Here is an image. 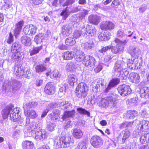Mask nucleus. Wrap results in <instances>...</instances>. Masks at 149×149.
I'll list each match as a JSON object with an SVG mask.
<instances>
[{"instance_id": "obj_1", "label": "nucleus", "mask_w": 149, "mask_h": 149, "mask_svg": "<svg viewBox=\"0 0 149 149\" xmlns=\"http://www.w3.org/2000/svg\"><path fill=\"white\" fill-rule=\"evenodd\" d=\"M89 91V88L84 82L79 83L74 91L76 96L79 98L82 99L85 98L87 95Z\"/></svg>"}, {"instance_id": "obj_2", "label": "nucleus", "mask_w": 149, "mask_h": 149, "mask_svg": "<svg viewBox=\"0 0 149 149\" xmlns=\"http://www.w3.org/2000/svg\"><path fill=\"white\" fill-rule=\"evenodd\" d=\"M114 42L116 44L115 46L110 45L111 52L115 54H117L123 52L124 49L125 45L127 42V40H125L123 41L118 38H116Z\"/></svg>"}, {"instance_id": "obj_3", "label": "nucleus", "mask_w": 149, "mask_h": 149, "mask_svg": "<svg viewBox=\"0 0 149 149\" xmlns=\"http://www.w3.org/2000/svg\"><path fill=\"white\" fill-rule=\"evenodd\" d=\"M121 64V62L117 61L115 63L113 68L114 72L118 73L119 76L124 79L127 77L128 72L127 71H125V72L123 71Z\"/></svg>"}, {"instance_id": "obj_4", "label": "nucleus", "mask_w": 149, "mask_h": 149, "mask_svg": "<svg viewBox=\"0 0 149 149\" xmlns=\"http://www.w3.org/2000/svg\"><path fill=\"white\" fill-rule=\"evenodd\" d=\"M90 142L91 145L95 148L100 147L103 143L102 138L97 135L93 136L90 139Z\"/></svg>"}, {"instance_id": "obj_5", "label": "nucleus", "mask_w": 149, "mask_h": 149, "mask_svg": "<svg viewBox=\"0 0 149 149\" xmlns=\"http://www.w3.org/2000/svg\"><path fill=\"white\" fill-rule=\"evenodd\" d=\"M72 142L70 137L63 136L60 138L59 141L57 142V145L59 148H66Z\"/></svg>"}, {"instance_id": "obj_6", "label": "nucleus", "mask_w": 149, "mask_h": 149, "mask_svg": "<svg viewBox=\"0 0 149 149\" xmlns=\"http://www.w3.org/2000/svg\"><path fill=\"white\" fill-rule=\"evenodd\" d=\"M56 91V86L54 82H50L47 83L45 87L44 92L47 95H52Z\"/></svg>"}, {"instance_id": "obj_7", "label": "nucleus", "mask_w": 149, "mask_h": 149, "mask_svg": "<svg viewBox=\"0 0 149 149\" xmlns=\"http://www.w3.org/2000/svg\"><path fill=\"white\" fill-rule=\"evenodd\" d=\"M37 29L36 26L32 24H29L26 25L24 28L23 32L25 35L33 36L36 34Z\"/></svg>"}, {"instance_id": "obj_8", "label": "nucleus", "mask_w": 149, "mask_h": 149, "mask_svg": "<svg viewBox=\"0 0 149 149\" xmlns=\"http://www.w3.org/2000/svg\"><path fill=\"white\" fill-rule=\"evenodd\" d=\"M118 90L119 93L121 95L123 96L130 94L132 91L130 86L125 84L119 86L118 87Z\"/></svg>"}, {"instance_id": "obj_9", "label": "nucleus", "mask_w": 149, "mask_h": 149, "mask_svg": "<svg viewBox=\"0 0 149 149\" xmlns=\"http://www.w3.org/2000/svg\"><path fill=\"white\" fill-rule=\"evenodd\" d=\"M95 58L91 56H87L85 57V58L83 61V63L87 67H93L96 63Z\"/></svg>"}, {"instance_id": "obj_10", "label": "nucleus", "mask_w": 149, "mask_h": 149, "mask_svg": "<svg viewBox=\"0 0 149 149\" xmlns=\"http://www.w3.org/2000/svg\"><path fill=\"white\" fill-rule=\"evenodd\" d=\"M19 110L17 108H12V110L10 114V118L14 122H18L21 119V116L19 115Z\"/></svg>"}, {"instance_id": "obj_11", "label": "nucleus", "mask_w": 149, "mask_h": 149, "mask_svg": "<svg viewBox=\"0 0 149 149\" xmlns=\"http://www.w3.org/2000/svg\"><path fill=\"white\" fill-rule=\"evenodd\" d=\"M137 127L140 131L147 132L149 131V124L148 122L146 121H141L137 125Z\"/></svg>"}, {"instance_id": "obj_12", "label": "nucleus", "mask_w": 149, "mask_h": 149, "mask_svg": "<svg viewBox=\"0 0 149 149\" xmlns=\"http://www.w3.org/2000/svg\"><path fill=\"white\" fill-rule=\"evenodd\" d=\"M115 25L113 22L109 21H106L102 22L100 25L102 30H111L114 29Z\"/></svg>"}, {"instance_id": "obj_13", "label": "nucleus", "mask_w": 149, "mask_h": 149, "mask_svg": "<svg viewBox=\"0 0 149 149\" xmlns=\"http://www.w3.org/2000/svg\"><path fill=\"white\" fill-rule=\"evenodd\" d=\"M120 82V79L118 78H112L111 80L107 86V88L105 90V92L107 93L111 88L119 84Z\"/></svg>"}, {"instance_id": "obj_14", "label": "nucleus", "mask_w": 149, "mask_h": 149, "mask_svg": "<svg viewBox=\"0 0 149 149\" xmlns=\"http://www.w3.org/2000/svg\"><path fill=\"white\" fill-rule=\"evenodd\" d=\"M139 94L140 97L145 99L149 98V87L144 86L141 87L139 90Z\"/></svg>"}, {"instance_id": "obj_15", "label": "nucleus", "mask_w": 149, "mask_h": 149, "mask_svg": "<svg viewBox=\"0 0 149 149\" xmlns=\"http://www.w3.org/2000/svg\"><path fill=\"white\" fill-rule=\"evenodd\" d=\"M49 118L50 120V122L53 124L58 121L60 118L58 112L57 110H55L49 114Z\"/></svg>"}, {"instance_id": "obj_16", "label": "nucleus", "mask_w": 149, "mask_h": 149, "mask_svg": "<svg viewBox=\"0 0 149 149\" xmlns=\"http://www.w3.org/2000/svg\"><path fill=\"white\" fill-rule=\"evenodd\" d=\"M74 57L75 61L77 63H79L83 61L85 57L84 53L82 51L78 50L75 51Z\"/></svg>"}, {"instance_id": "obj_17", "label": "nucleus", "mask_w": 149, "mask_h": 149, "mask_svg": "<svg viewBox=\"0 0 149 149\" xmlns=\"http://www.w3.org/2000/svg\"><path fill=\"white\" fill-rule=\"evenodd\" d=\"M75 51V50L66 51L62 54V57L64 60H71L74 57Z\"/></svg>"}, {"instance_id": "obj_18", "label": "nucleus", "mask_w": 149, "mask_h": 149, "mask_svg": "<svg viewBox=\"0 0 149 149\" xmlns=\"http://www.w3.org/2000/svg\"><path fill=\"white\" fill-rule=\"evenodd\" d=\"M86 29L89 37L94 36L96 35L97 30L95 26L88 24L87 25Z\"/></svg>"}, {"instance_id": "obj_19", "label": "nucleus", "mask_w": 149, "mask_h": 149, "mask_svg": "<svg viewBox=\"0 0 149 149\" xmlns=\"http://www.w3.org/2000/svg\"><path fill=\"white\" fill-rule=\"evenodd\" d=\"M24 24L23 20H22L18 22L15 24V27L14 30V34L17 35L19 34Z\"/></svg>"}, {"instance_id": "obj_20", "label": "nucleus", "mask_w": 149, "mask_h": 149, "mask_svg": "<svg viewBox=\"0 0 149 149\" xmlns=\"http://www.w3.org/2000/svg\"><path fill=\"white\" fill-rule=\"evenodd\" d=\"M140 78V76L138 74L132 72L130 74L129 79L132 83H137L139 82Z\"/></svg>"}, {"instance_id": "obj_21", "label": "nucleus", "mask_w": 149, "mask_h": 149, "mask_svg": "<svg viewBox=\"0 0 149 149\" xmlns=\"http://www.w3.org/2000/svg\"><path fill=\"white\" fill-rule=\"evenodd\" d=\"M12 110V107L9 106H7L3 109L1 112L3 118V119L7 118L8 115L10 114Z\"/></svg>"}, {"instance_id": "obj_22", "label": "nucleus", "mask_w": 149, "mask_h": 149, "mask_svg": "<svg viewBox=\"0 0 149 149\" xmlns=\"http://www.w3.org/2000/svg\"><path fill=\"white\" fill-rule=\"evenodd\" d=\"M45 132L39 130L35 133V139L37 141L43 140L46 136Z\"/></svg>"}, {"instance_id": "obj_23", "label": "nucleus", "mask_w": 149, "mask_h": 149, "mask_svg": "<svg viewBox=\"0 0 149 149\" xmlns=\"http://www.w3.org/2000/svg\"><path fill=\"white\" fill-rule=\"evenodd\" d=\"M34 144L31 141L25 140L23 141L22 143V147L23 149H32Z\"/></svg>"}, {"instance_id": "obj_24", "label": "nucleus", "mask_w": 149, "mask_h": 149, "mask_svg": "<svg viewBox=\"0 0 149 149\" xmlns=\"http://www.w3.org/2000/svg\"><path fill=\"white\" fill-rule=\"evenodd\" d=\"M46 65L44 63H40L37 65L35 67L36 72L37 73H41L47 70Z\"/></svg>"}, {"instance_id": "obj_25", "label": "nucleus", "mask_w": 149, "mask_h": 149, "mask_svg": "<svg viewBox=\"0 0 149 149\" xmlns=\"http://www.w3.org/2000/svg\"><path fill=\"white\" fill-rule=\"evenodd\" d=\"M83 134L82 131L81 130L77 128L74 129L72 132L73 136L77 139H79L81 138Z\"/></svg>"}, {"instance_id": "obj_26", "label": "nucleus", "mask_w": 149, "mask_h": 149, "mask_svg": "<svg viewBox=\"0 0 149 149\" xmlns=\"http://www.w3.org/2000/svg\"><path fill=\"white\" fill-rule=\"evenodd\" d=\"M59 72L58 70H55L52 71H49L46 73L47 76H49L52 79L57 78L59 77Z\"/></svg>"}, {"instance_id": "obj_27", "label": "nucleus", "mask_w": 149, "mask_h": 149, "mask_svg": "<svg viewBox=\"0 0 149 149\" xmlns=\"http://www.w3.org/2000/svg\"><path fill=\"white\" fill-rule=\"evenodd\" d=\"M24 114L26 116L32 119L35 118L38 116L36 111L34 110L25 111Z\"/></svg>"}, {"instance_id": "obj_28", "label": "nucleus", "mask_w": 149, "mask_h": 149, "mask_svg": "<svg viewBox=\"0 0 149 149\" xmlns=\"http://www.w3.org/2000/svg\"><path fill=\"white\" fill-rule=\"evenodd\" d=\"M88 20L90 23L95 25H97L100 22L98 17L96 15H90L88 17Z\"/></svg>"}, {"instance_id": "obj_29", "label": "nucleus", "mask_w": 149, "mask_h": 149, "mask_svg": "<svg viewBox=\"0 0 149 149\" xmlns=\"http://www.w3.org/2000/svg\"><path fill=\"white\" fill-rule=\"evenodd\" d=\"M75 111L74 109L70 111H65L64 113L62 118L63 120H64L67 118L72 117L75 115Z\"/></svg>"}, {"instance_id": "obj_30", "label": "nucleus", "mask_w": 149, "mask_h": 149, "mask_svg": "<svg viewBox=\"0 0 149 149\" xmlns=\"http://www.w3.org/2000/svg\"><path fill=\"white\" fill-rule=\"evenodd\" d=\"M43 45H41L39 46L34 47L30 51V55L32 56L38 53L42 49Z\"/></svg>"}, {"instance_id": "obj_31", "label": "nucleus", "mask_w": 149, "mask_h": 149, "mask_svg": "<svg viewBox=\"0 0 149 149\" xmlns=\"http://www.w3.org/2000/svg\"><path fill=\"white\" fill-rule=\"evenodd\" d=\"M13 54L11 56V59L14 61H18L20 60L22 55L21 53L19 51L12 52Z\"/></svg>"}, {"instance_id": "obj_32", "label": "nucleus", "mask_w": 149, "mask_h": 149, "mask_svg": "<svg viewBox=\"0 0 149 149\" xmlns=\"http://www.w3.org/2000/svg\"><path fill=\"white\" fill-rule=\"evenodd\" d=\"M22 43L26 46L29 45L31 44V39L29 37L26 36H23L21 38Z\"/></svg>"}, {"instance_id": "obj_33", "label": "nucleus", "mask_w": 149, "mask_h": 149, "mask_svg": "<svg viewBox=\"0 0 149 149\" xmlns=\"http://www.w3.org/2000/svg\"><path fill=\"white\" fill-rule=\"evenodd\" d=\"M138 115V112L135 110H130L127 112V116L130 119H134Z\"/></svg>"}, {"instance_id": "obj_34", "label": "nucleus", "mask_w": 149, "mask_h": 149, "mask_svg": "<svg viewBox=\"0 0 149 149\" xmlns=\"http://www.w3.org/2000/svg\"><path fill=\"white\" fill-rule=\"evenodd\" d=\"M65 44L68 46H72L76 42L74 38L70 37L67 38L65 39Z\"/></svg>"}, {"instance_id": "obj_35", "label": "nucleus", "mask_w": 149, "mask_h": 149, "mask_svg": "<svg viewBox=\"0 0 149 149\" xmlns=\"http://www.w3.org/2000/svg\"><path fill=\"white\" fill-rule=\"evenodd\" d=\"M76 76L74 74L69 75L68 77V83L71 86H73L75 82Z\"/></svg>"}, {"instance_id": "obj_36", "label": "nucleus", "mask_w": 149, "mask_h": 149, "mask_svg": "<svg viewBox=\"0 0 149 149\" xmlns=\"http://www.w3.org/2000/svg\"><path fill=\"white\" fill-rule=\"evenodd\" d=\"M25 72L23 69H22L20 67H19L18 68L17 70L16 71L15 74L16 76L20 77L25 75Z\"/></svg>"}, {"instance_id": "obj_37", "label": "nucleus", "mask_w": 149, "mask_h": 149, "mask_svg": "<svg viewBox=\"0 0 149 149\" xmlns=\"http://www.w3.org/2000/svg\"><path fill=\"white\" fill-rule=\"evenodd\" d=\"M77 111L78 113L80 114L86 115L88 116H90V112L86 110L85 109L81 107L78 108L77 109Z\"/></svg>"}, {"instance_id": "obj_38", "label": "nucleus", "mask_w": 149, "mask_h": 149, "mask_svg": "<svg viewBox=\"0 0 149 149\" xmlns=\"http://www.w3.org/2000/svg\"><path fill=\"white\" fill-rule=\"evenodd\" d=\"M21 47V45L18 42H15L12 46L11 51L12 52L18 51L17 50Z\"/></svg>"}, {"instance_id": "obj_39", "label": "nucleus", "mask_w": 149, "mask_h": 149, "mask_svg": "<svg viewBox=\"0 0 149 149\" xmlns=\"http://www.w3.org/2000/svg\"><path fill=\"white\" fill-rule=\"evenodd\" d=\"M75 67L74 63L72 61L68 63L66 66V69L68 71L73 70V69L75 68Z\"/></svg>"}, {"instance_id": "obj_40", "label": "nucleus", "mask_w": 149, "mask_h": 149, "mask_svg": "<svg viewBox=\"0 0 149 149\" xmlns=\"http://www.w3.org/2000/svg\"><path fill=\"white\" fill-rule=\"evenodd\" d=\"M42 36V35L40 33L36 35L35 36L34 39V41L36 44H38L42 42V40L41 38V37Z\"/></svg>"}, {"instance_id": "obj_41", "label": "nucleus", "mask_w": 149, "mask_h": 149, "mask_svg": "<svg viewBox=\"0 0 149 149\" xmlns=\"http://www.w3.org/2000/svg\"><path fill=\"white\" fill-rule=\"evenodd\" d=\"M67 7L62 10L60 14L62 17V19L64 20H66L69 15L68 12L67 11Z\"/></svg>"}, {"instance_id": "obj_42", "label": "nucleus", "mask_w": 149, "mask_h": 149, "mask_svg": "<svg viewBox=\"0 0 149 149\" xmlns=\"http://www.w3.org/2000/svg\"><path fill=\"white\" fill-rule=\"evenodd\" d=\"M98 38L100 41H106L107 39V37L102 32L100 33L98 36Z\"/></svg>"}, {"instance_id": "obj_43", "label": "nucleus", "mask_w": 149, "mask_h": 149, "mask_svg": "<svg viewBox=\"0 0 149 149\" xmlns=\"http://www.w3.org/2000/svg\"><path fill=\"white\" fill-rule=\"evenodd\" d=\"M120 3L119 0H113L112 2L111 6V7L117 8L120 5Z\"/></svg>"}, {"instance_id": "obj_44", "label": "nucleus", "mask_w": 149, "mask_h": 149, "mask_svg": "<svg viewBox=\"0 0 149 149\" xmlns=\"http://www.w3.org/2000/svg\"><path fill=\"white\" fill-rule=\"evenodd\" d=\"M111 47L110 45H108L105 47H103L102 48L99 50V52L101 54H104V53L107 52L108 49H110Z\"/></svg>"}, {"instance_id": "obj_45", "label": "nucleus", "mask_w": 149, "mask_h": 149, "mask_svg": "<svg viewBox=\"0 0 149 149\" xmlns=\"http://www.w3.org/2000/svg\"><path fill=\"white\" fill-rule=\"evenodd\" d=\"M69 29L66 27H64L62 28L61 30V33L63 36H68L69 35Z\"/></svg>"}, {"instance_id": "obj_46", "label": "nucleus", "mask_w": 149, "mask_h": 149, "mask_svg": "<svg viewBox=\"0 0 149 149\" xmlns=\"http://www.w3.org/2000/svg\"><path fill=\"white\" fill-rule=\"evenodd\" d=\"M130 134L129 133L127 132H125L123 136L122 139L121 143L124 144L126 141V140L128 138Z\"/></svg>"}, {"instance_id": "obj_47", "label": "nucleus", "mask_w": 149, "mask_h": 149, "mask_svg": "<svg viewBox=\"0 0 149 149\" xmlns=\"http://www.w3.org/2000/svg\"><path fill=\"white\" fill-rule=\"evenodd\" d=\"M14 38L13 35L10 32L9 33V36L7 39V42L8 44H11L13 42Z\"/></svg>"}, {"instance_id": "obj_48", "label": "nucleus", "mask_w": 149, "mask_h": 149, "mask_svg": "<svg viewBox=\"0 0 149 149\" xmlns=\"http://www.w3.org/2000/svg\"><path fill=\"white\" fill-rule=\"evenodd\" d=\"M81 35V33L79 30H76L73 33V38L76 39L80 37Z\"/></svg>"}, {"instance_id": "obj_49", "label": "nucleus", "mask_w": 149, "mask_h": 149, "mask_svg": "<svg viewBox=\"0 0 149 149\" xmlns=\"http://www.w3.org/2000/svg\"><path fill=\"white\" fill-rule=\"evenodd\" d=\"M102 66L101 65L98 64L96 65V67L94 68V71L95 73H98L102 70Z\"/></svg>"}, {"instance_id": "obj_50", "label": "nucleus", "mask_w": 149, "mask_h": 149, "mask_svg": "<svg viewBox=\"0 0 149 149\" xmlns=\"http://www.w3.org/2000/svg\"><path fill=\"white\" fill-rule=\"evenodd\" d=\"M75 1V0H67L65 3L63 5V6H64L72 4L74 3Z\"/></svg>"}, {"instance_id": "obj_51", "label": "nucleus", "mask_w": 149, "mask_h": 149, "mask_svg": "<svg viewBox=\"0 0 149 149\" xmlns=\"http://www.w3.org/2000/svg\"><path fill=\"white\" fill-rule=\"evenodd\" d=\"M32 3L35 5H39L42 2V0H32Z\"/></svg>"}, {"instance_id": "obj_52", "label": "nucleus", "mask_w": 149, "mask_h": 149, "mask_svg": "<svg viewBox=\"0 0 149 149\" xmlns=\"http://www.w3.org/2000/svg\"><path fill=\"white\" fill-rule=\"evenodd\" d=\"M88 14V11L87 10H83V11L81 13V17H85L86 15Z\"/></svg>"}, {"instance_id": "obj_53", "label": "nucleus", "mask_w": 149, "mask_h": 149, "mask_svg": "<svg viewBox=\"0 0 149 149\" xmlns=\"http://www.w3.org/2000/svg\"><path fill=\"white\" fill-rule=\"evenodd\" d=\"M58 47L60 50H63L67 49V47L66 45L63 44L59 45Z\"/></svg>"}, {"instance_id": "obj_54", "label": "nucleus", "mask_w": 149, "mask_h": 149, "mask_svg": "<svg viewBox=\"0 0 149 149\" xmlns=\"http://www.w3.org/2000/svg\"><path fill=\"white\" fill-rule=\"evenodd\" d=\"M124 32L121 30H119L118 31L117 36L118 37H122L123 35Z\"/></svg>"}, {"instance_id": "obj_55", "label": "nucleus", "mask_w": 149, "mask_h": 149, "mask_svg": "<svg viewBox=\"0 0 149 149\" xmlns=\"http://www.w3.org/2000/svg\"><path fill=\"white\" fill-rule=\"evenodd\" d=\"M49 111V110L48 109H46V110H44L41 115V117H44L46 116Z\"/></svg>"}, {"instance_id": "obj_56", "label": "nucleus", "mask_w": 149, "mask_h": 149, "mask_svg": "<svg viewBox=\"0 0 149 149\" xmlns=\"http://www.w3.org/2000/svg\"><path fill=\"white\" fill-rule=\"evenodd\" d=\"M43 81L41 80H37L36 81V84L37 86H39L42 85Z\"/></svg>"}, {"instance_id": "obj_57", "label": "nucleus", "mask_w": 149, "mask_h": 149, "mask_svg": "<svg viewBox=\"0 0 149 149\" xmlns=\"http://www.w3.org/2000/svg\"><path fill=\"white\" fill-rule=\"evenodd\" d=\"M140 141L142 144H144L146 141V139L144 138V136H142L140 138Z\"/></svg>"}, {"instance_id": "obj_58", "label": "nucleus", "mask_w": 149, "mask_h": 149, "mask_svg": "<svg viewBox=\"0 0 149 149\" xmlns=\"http://www.w3.org/2000/svg\"><path fill=\"white\" fill-rule=\"evenodd\" d=\"M38 149H50V148L48 146L44 145L40 146Z\"/></svg>"}, {"instance_id": "obj_59", "label": "nucleus", "mask_w": 149, "mask_h": 149, "mask_svg": "<svg viewBox=\"0 0 149 149\" xmlns=\"http://www.w3.org/2000/svg\"><path fill=\"white\" fill-rule=\"evenodd\" d=\"M100 124L102 126H105L107 124V123L106 120H103L100 122Z\"/></svg>"}, {"instance_id": "obj_60", "label": "nucleus", "mask_w": 149, "mask_h": 149, "mask_svg": "<svg viewBox=\"0 0 149 149\" xmlns=\"http://www.w3.org/2000/svg\"><path fill=\"white\" fill-rule=\"evenodd\" d=\"M78 3L81 5L85 4L86 3V0H79Z\"/></svg>"}, {"instance_id": "obj_61", "label": "nucleus", "mask_w": 149, "mask_h": 149, "mask_svg": "<svg viewBox=\"0 0 149 149\" xmlns=\"http://www.w3.org/2000/svg\"><path fill=\"white\" fill-rule=\"evenodd\" d=\"M130 102L132 103L136 104L137 102V100L136 98H133L130 100Z\"/></svg>"}, {"instance_id": "obj_62", "label": "nucleus", "mask_w": 149, "mask_h": 149, "mask_svg": "<svg viewBox=\"0 0 149 149\" xmlns=\"http://www.w3.org/2000/svg\"><path fill=\"white\" fill-rule=\"evenodd\" d=\"M4 19V16L3 14L0 13V22H2Z\"/></svg>"}, {"instance_id": "obj_63", "label": "nucleus", "mask_w": 149, "mask_h": 149, "mask_svg": "<svg viewBox=\"0 0 149 149\" xmlns=\"http://www.w3.org/2000/svg\"><path fill=\"white\" fill-rule=\"evenodd\" d=\"M113 0H106L103 2V4L104 5H106L110 3Z\"/></svg>"}, {"instance_id": "obj_64", "label": "nucleus", "mask_w": 149, "mask_h": 149, "mask_svg": "<svg viewBox=\"0 0 149 149\" xmlns=\"http://www.w3.org/2000/svg\"><path fill=\"white\" fill-rule=\"evenodd\" d=\"M139 10L140 13H143L145 11L146 8L144 7H141L139 8Z\"/></svg>"}]
</instances>
